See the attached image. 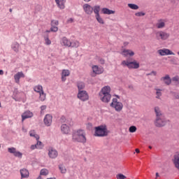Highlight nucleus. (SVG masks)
I'll return each mask as SVG.
<instances>
[{
	"label": "nucleus",
	"instance_id": "nucleus-8",
	"mask_svg": "<svg viewBox=\"0 0 179 179\" xmlns=\"http://www.w3.org/2000/svg\"><path fill=\"white\" fill-rule=\"evenodd\" d=\"M8 152L9 153H11L15 156V157H18L19 159H22L23 157V154L17 150H16V148H8Z\"/></svg>",
	"mask_w": 179,
	"mask_h": 179
},
{
	"label": "nucleus",
	"instance_id": "nucleus-9",
	"mask_svg": "<svg viewBox=\"0 0 179 179\" xmlns=\"http://www.w3.org/2000/svg\"><path fill=\"white\" fill-rule=\"evenodd\" d=\"M157 52L162 57H164L165 55H176V53L167 48L160 49L157 51Z\"/></svg>",
	"mask_w": 179,
	"mask_h": 179
},
{
	"label": "nucleus",
	"instance_id": "nucleus-10",
	"mask_svg": "<svg viewBox=\"0 0 179 179\" xmlns=\"http://www.w3.org/2000/svg\"><path fill=\"white\" fill-rule=\"evenodd\" d=\"M155 125L158 128L164 127V125H166V120H164V117L163 116L161 117H156V120L155 121Z\"/></svg>",
	"mask_w": 179,
	"mask_h": 179
},
{
	"label": "nucleus",
	"instance_id": "nucleus-25",
	"mask_svg": "<svg viewBox=\"0 0 179 179\" xmlns=\"http://www.w3.org/2000/svg\"><path fill=\"white\" fill-rule=\"evenodd\" d=\"M102 13H103V15H114V13H115V11L110 10L107 8H102Z\"/></svg>",
	"mask_w": 179,
	"mask_h": 179
},
{
	"label": "nucleus",
	"instance_id": "nucleus-31",
	"mask_svg": "<svg viewBox=\"0 0 179 179\" xmlns=\"http://www.w3.org/2000/svg\"><path fill=\"white\" fill-rule=\"evenodd\" d=\"M77 87L78 89V92H80V90H83V89H85V83L83 82L78 83Z\"/></svg>",
	"mask_w": 179,
	"mask_h": 179
},
{
	"label": "nucleus",
	"instance_id": "nucleus-15",
	"mask_svg": "<svg viewBox=\"0 0 179 179\" xmlns=\"http://www.w3.org/2000/svg\"><path fill=\"white\" fill-rule=\"evenodd\" d=\"M61 131L62 134H64V135H68L69 132H71V127L68 126L66 124H63L61 126Z\"/></svg>",
	"mask_w": 179,
	"mask_h": 179
},
{
	"label": "nucleus",
	"instance_id": "nucleus-2",
	"mask_svg": "<svg viewBox=\"0 0 179 179\" xmlns=\"http://www.w3.org/2000/svg\"><path fill=\"white\" fill-rule=\"evenodd\" d=\"M111 87L108 85L104 86L99 92V100L102 103H110L111 101Z\"/></svg>",
	"mask_w": 179,
	"mask_h": 179
},
{
	"label": "nucleus",
	"instance_id": "nucleus-20",
	"mask_svg": "<svg viewBox=\"0 0 179 179\" xmlns=\"http://www.w3.org/2000/svg\"><path fill=\"white\" fill-rule=\"evenodd\" d=\"M21 178H29V171L26 169H20V171Z\"/></svg>",
	"mask_w": 179,
	"mask_h": 179
},
{
	"label": "nucleus",
	"instance_id": "nucleus-18",
	"mask_svg": "<svg viewBox=\"0 0 179 179\" xmlns=\"http://www.w3.org/2000/svg\"><path fill=\"white\" fill-rule=\"evenodd\" d=\"M20 78H24V73L22 71L18 72L14 76L15 83H20Z\"/></svg>",
	"mask_w": 179,
	"mask_h": 179
},
{
	"label": "nucleus",
	"instance_id": "nucleus-40",
	"mask_svg": "<svg viewBox=\"0 0 179 179\" xmlns=\"http://www.w3.org/2000/svg\"><path fill=\"white\" fill-rule=\"evenodd\" d=\"M12 48L15 52H17V51H19V44L17 43L14 44Z\"/></svg>",
	"mask_w": 179,
	"mask_h": 179
},
{
	"label": "nucleus",
	"instance_id": "nucleus-34",
	"mask_svg": "<svg viewBox=\"0 0 179 179\" xmlns=\"http://www.w3.org/2000/svg\"><path fill=\"white\" fill-rule=\"evenodd\" d=\"M40 96V101H44V100H45V94L44 93V91H42V92L39 93Z\"/></svg>",
	"mask_w": 179,
	"mask_h": 179
},
{
	"label": "nucleus",
	"instance_id": "nucleus-39",
	"mask_svg": "<svg viewBox=\"0 0 179 179\" xmlns=\"http://www.w3.org/2000/svg\"><path fill=\"white\" fill-rule=\"evenodd\" d=\"M36 147L38 148V149H43V143L37 140Z\"/></svg>",
	"mask_w": 179,
	"mask_h": 179
},
{
	"label": "nucleus",
	"instance_id": "nucleus-55",
	"mask_svg": "<svg viewBox=\"0 0 179 179\" xmlns=\"http://www.w3.org/2000/svg\"><path fill=\"white\" fill-rule=\"evenodd\" d=\"M114 96H115V97H117V99H120V97L119 95L115 94Z\"/></svg>",
	"mask_w": 179,
	"mask_h": 179
},
{
	"label": "nucleus",
	"instance_id": "nucleus-27",
	"mask_svg": "<svg viewBox=\"0 0 179 179\" xmlns=\"http://www.w3.org/2000/svg\"><path fill=\"white\" fill-rule=\"evenodd\" d=\"M34 92H36V93H42L43 92H44L43 90V86L41 85H36L34 87Z\"/></svg>",
	"mask_w": 179,
	"mask_h": 179
},
{
	"label": "nucleus",
	"instance_id": "nucleus-19",
	"mask_svg": "<svg viewBox=\"0 0 179 179\" xmlns=\"http://www.w3.org/2000/svg\"><path fill=\"white\" fill-rule=\"evenodd\" d=\"M71 75V71L68 69H64L62 71V82H65L66 80V76H69Z\"/></svg>",
	"mask_w": 179,
	"mask_h": 179
},
{
	"label": "nucleus",
	"instance_id": "nucleus-38",
	"mask_svg": "<svg viewBox=\"0 0 179 179\" xmlns=\"http://www.w3.org/2000/svg\"><path fill=\"white\" fill-rule=\"evenodd\" d=\"M156 98L157 99H160L161 96H162V90H159V89H157L156 90Z\"/></svg>",
	"mask_w": 179,
	"mask_h": 179
},
{
	"label": "nucleus",
	"instance_id": "nucleus-21",
	"mask_svg": "<svg viewBox=\"0 0 179 179\" xmlns=\"http://www.w3.org/2000/svg\"><path fill=\"white\" fill-rule=\"evenodd\" d=\"M55 2L59 9H65L66 0H55Z\"/></svg>",
	"mask_w": 179,
	"mask_h": 179
},
{
	"label": "nucleus",
	"instance_id": "nucleus-5",
	"mask_svg": "<svg viewBox=\"0 0 179 179\" xmlns=\"http://www.w3.org/2000/svg\"><path fill=\"white\" fill-rule=\"evenodd\" d=\"M110 107L114 108L117 113H120L124 108V104H122V102L118 101L117 98H113L110 103Z\"/></svg>",
	"mask_w": 179,
	"mask_h": 179
},
{
	"label": "nucleus",
	"instance_id": "nucleus-52",
	"mask_svg": "<svg viewBox=\"0 0 179 179\" xmlns=\"http://www.w3.org/2000/svg\"><path fill=\"white\" fill-rule=\"evenodd\" d=\"M156 71H152V72H151V73H149V74H148V75H152V74H153V75H155V76H156Z\"/></svg>",
	"mask_w": 179,
	"mask_h": 179
},
{
	"label": "nucleus",
	"instance_id": "nucleus-7",
	"mask_svg": "<svg viewBox=\"0 0 179 179\" xmlns=\"http://www.w3.org/2000/svg\"><path fill=\"white\" fill-rule=\"evenodd\" d=\"M77 97L79 100H81V101H87V100H89V94L85 90H80L78 91Z\"/></svg>",
	"mask_w": 179,
	"mask_h": 179
},
{
	"label": "nucleus",
	"instance_id": "nucleus-26",
	"mask_svg": "<svg viewBox=\"0 0 179 179\" xmlns=\"http://www.w3.org/2000/svg\"><path fill=\"white\" fill-rule=\"evenodd\" d=\"M155 113L156 114L157 118L163 117V113H162V110H160V108H159L158 106H156L155 108Z\"/></svg>",
	"mask_w": 179,
	"mask_h": 179
},
{
	"label": "nucleus",
	"instance_id": "nucleus-51",
	"mask_svg": "<svg viewBox=\"0 0 179 179\" xmlns=\"http://www.w3.org/2000/svg\"><path fill=\"white\" fill-rule=\"evenodd\" d=\"M99 62H100V64H101L103 65L104 64L105 61L103 59H100Z\"/></svg>",
	"mask_w": 179,
	"mask_h": 179
},
{
	"label": "nucleus",
	"instance_id": "nucleus-59",
	"mask_svg": "<svg viewBox=\"0 0 179 179\" xmlns=\"http://www.w3.org/2000/svg\"><path fill=\"white\" fill-rule=\"evenodd\" d=\"M156 176H157V177H159V173H156Z\"/></svg>",
	"mask_w": 179,
	"mask_h": 179
},
{
	"label": "nucleus",
	"instance_id": "nucleus-62",
	"mask_svg": "<svg viewBox=\"0 0 179 179\" xmlns=\"http://www.w3.org/2000/svg\"><path fill=\"white\" fill-rule=\"evenodd\" d=\"M10 12H12V10H11V9L10 10Z\"/></svg>",
	"mask_w": 179,
	"mask_h": 179
},
{
	"label": "nucleus",
	"instance_id": "nucleus-16",
	"mask_svg": "<svg viewBox=\"0 0 179 179\" xmlns=\"http://www.w3.org/2000/svg\"><path fill=\"white\" fill-rule=\"evenodd\" d=\"M121 54L124 57H134V55H135V52L134 51L128 49L123 50Z\"/></svg>",
	"mask_w": 179,
	"mask_h": 179
},
{
	"label": "nucleus",
	"instance_id": "nucleus-43",
	"mask_svg": "<svg viewBox=\"0 0 179 179\" xmlns=\"http://www.w3.org/2000/svg\"><path fill=\"white\" fill-rule=\"evenodd\" d=\"M58 25H53V26H51V28H50V31H54L55 33L57 32V31L58 30Z\"/></svg>",
	"mask_w": 179,
	"mask_h": 179
},
{
	"label": "nucleus",
	"instance_id": "nucleus-45",
	"mask_svg": "<svg viewBox=\"0 0 179 179\" xmlns=\"http://www.w3.org/2000/svg\"><path fill=\"white\" fill-rule=\"evenodd\" d=\"M173 82H176V83H179V76H176L172 78Z\"/></svg>",
	"mask_w": 179,
	"mask_h": 179
},
{
	"label": "nucleus",
	"instance_id": "nucleus-60",
	"mask_svg": "<svg viewBox=\"0 0 179 179\" xmlns=\"http://www.w3.org/2000/svg\"><path fill=\"white\" fill-rule=\"evenodd\" d=\"M149 149H152V146H149Z\"/></svg>",
	"mask_w": 179,
	"mask_h": 179
},
{
	"label": "nucleus",
	"instance_id": "nucleus-42",
	"mask_svg": "<svg viewBox=\"0 0 179 179\" xmlns=\"http://www.w3.org/2000/svg\"><path fill=\"white\" fill-rule=\"evenodd\" d=\"M59 24V22L57 20H52L51 21V26H58Z\"/></svg>",
	"mask_w": 179,
	"mask_h": 179
},
{
	"label": "nucleus",
	"instance_id": "nucleus-22",
	"mask_svg": "<svg viewBox=\"0 0 179 179\" xmlns=\"http://www.w3.org/2000/svg\"><path fill=\"white\" fill-rule=\"evenodd\" d=\"M155 26L157 29H164L166 27V21L164 20H159Z\"/></svg>",
	"mask_w": 179,
	"mask_h": 179
},
{
	"label": "nucleus",
	"instance_id": "nucleus-12",
	"mask_svg": "<svg viewBox=\"0 0 179 179\" xmlns=\"http://www.w3.org/2000/svg\"><path fill=\"white\" fill-rule=\"evenodd\" d=\"M48 156L50 159H56V157H58V151L54 148H49Z\"/></svg>",
	"mask_w": 179,
	"mask_h": 179
},
{
	"label": "nucleus",
	"instance_id": "nucleus-28",
	"mask_svg": "<svg viewBox=\"0 0 179 179\" xmlns=\"http://www.w3.org/2000/svg\"><path fill=\"white\" fill-rule=\"evenodd\" d=\"M29 136H32L33 138H35L36 141H38V139H40V136H38V135L36 134V131L34 130H31L29 131Z\"/></svg>",
	"mask_w": 179,
	"mask_h": 179
},
{
	"label": "nucleus",
	"instance_id": "nucleus-56",
	"mask_svg": "<svg viewBox=\"0 0 179 179\" xmlns=\"http://www.w3.org/2000/svg\"><path fill=\"white\" fill-rule=\"evenodd\" d=\"M69 22H71V23H72V22H73V19L70 18V19L69 20Z\"/></svg>",
	"mask_w": 179,
	"mask_h": 179
},
{
	"label": "nucleus",
	"instance_id": "nucleus-63",
	"mask_svg": "<svg viewBox=\"0 0 179 179\" xmlns=\"http://www.w3.org/2000/svg\"><path fill=\"white\" fill-rule=\"evenodd\" d=\"M21 179H23V178H21Z\"/></svg>",
	"mask_w": 179,
	"mask_h": 179
},
{
	"label": "nucleus",
	"instance_id": "nucleus-13",
	"mask_svg": "<svg viewBox=\"0 0 179 179\" xmlns=\"http://www.w3.org/2000/svg\"><path fill=\"white\" fill-rule=\"evenodd\" d=\"M83 8L87 15H92V13H93V7H92V6L85 3L83 6Z\"/></svg>",
	"mask_w": 179,
	"mask_h": 179
},
{
	"label": "nucleus",
	"instance_id": "nucleus-49",
	"mask_svg": "<svg viewBox=\"0 0 179 179\" xmlns=\"http://www.w3.org/2000/svg\"><path fill=\"white\" fill-rule=\"evenodd\" d=\"M60 121H61V122H65V121H66V118H65V116H62L60 118Z\"/></svg>",
	"mask_w": 179,
	"mask_h": 179
},
{
	"label": "nucleus",
	"instance_id": "nucleus-53",
	"mask_svg": "<svg viewBox=\"0 0 179 179\" xmlns=\"http://www.w3.org/2000/svg\"><path fill=\"white\" fill-rule=\"evenodd\" d=\"M140 152L141 151L139 150V149H138V148L136 149V153H140Z\"/></svg>",
	"mask_w": 179,
	"mask_h": 179
},
{
	"label": "nucleus",
	"instance_id": "nucleus-35",
	"mask_svg": "<svg viewBox=\"0 0 179 179\" xmlns=\"http://www.w3.org/2000/svg\"><path fill=\"white\" fill-rule=\"evenodd\" d=\"M59 169L62 174H65V173H66V169L63 165H59Z\"/></svg>",
	"mask_w": 179,
	"mask_h": 179
},
{
	"label": "nucleus",
	"instance_id": "nucleus-6",
	"mask_svg": "<svg viewBox=\"0 0 179 179\" xmlns=\"http://www.w3.org/2000/svg\"><path fill=\"white\" fill-rule=\"evenodd\" d=\"M155 36L156 40H162V41H164L170 37V34L164 31H156L155 32Z\"/></svg>",
	"mask_w": 179,
	"mask_h": 179
},
{
	"label": "nucleus",
	"instance_id": "nucleus-23",
	"mask_svg": "<svg viewBox=\"0 0 179 179\" xmlns=\"http://www.w3.org/2000/svg\"><path fill=\"white\" fill-rule=\"evenodd\" d=\"M62 44L64 45V47H71L72 45V42L66 38V37H63L62 39Z\"/></svg>",
	"mask_w": 179,
	"mask_h": 179
},
{
	"label": "nucleus",
	"instance_id": "nucleus-57",
	"mask_svg": "<svg viewBox=\"0 0 179 179\" xmlns=\"http://www.w3.org/2000/svg\"><path fill=\"white\" fill-rule=\"evenodd\" d=\"M36 179H43V177H41V175H40Z\"/></svg>",
	"mask_w": 179,
	"mask_h": 179
},
{
	"label": "nucleus",
	"instance_id": "nucleus-50",
	"mask_svg": "<svg viewBox=\"0 0 179 179\" xmlns=\"http://www.w3.org/2000/svg\"><path fill=\"white\" fill-rule=\"evenodd\" d=\"M129 45V42H127V41H126V42H124V43H123V46H124V47H127V45Z\"/></svg>",
	"mask_w": 179,
	"mask_h": 179
},
{
	"label": "nucleus",
	"instance_id": "nucleus-30",
	"mask_svg": "<svg viewBox=\"0 0 179 179\" xmlns=\"http://www.w3.org/2000/svg\"><path fill=\"white\" fill-rule=\"evenodd\" d=\"M95 17L98 23H100V24H104V20L101 17V16H100V14L95 15Z\"/></svg>",
	"mask_w": 179,
	"mask_h": 179
},
{
	"label": "nucleus",
	"instance_id": "nucleus-44",
	"mask_svg": "<svg viewBox=\"0 0 179 179\" xmlns=\"http://www.w3.org/2000/svg\"><path fill=\"white\" fill-rule=\"evenodd\" d=\"M129 132H131L132 134L134 132H136V127L135 126H131L129 129Z\"/></svg>",
	"mask_w": 179,
	"mask_h": 179
},
{
	"label": "nucleus",
	"instance_id": "nucleus-17",
	"mask_svg": "<svg viewBox=\"0 0 179 179\" xmlns=\"http://www.w3.org/2000/svg\"><path fill=\"white\" fill-rule=\"evenodd\" d=\"M33 117V112L30 110H27L24 112L22 115V121H24V120H27V118H31Z\"/></svg>",
	"mask_w": 179,
	"mask_h": 179
},
{
	"label": "nucleus",
	"instance_id": "nucleus-1",
	"mask_svg": "<svg viewBox=\"0 0 179 179\" xmlns=\"http://www.w3.org/2000/svg\"><path fill=\"white\" fill-rule=\"evenodd\" d=\"M72 142L78 143H86V131L83 129L74 130L72 133Z\"/></svg>",
	"mask_w": 179,
	"mask_h": 179
},
{
	"label": "nucleus",
	"instance_id": "nucleus-58",
	"mask_svg": "<svg viewBox=\"0 0 179 179\" xmlns=\"http://www.w3.org/2000/svg\"><path fill=\"white\" fill-rule=\"evenodd\" d=\"M85 1V2H90V1H92V0H84Z\"/></svg>",
	"mask_w": 179,
	"mask_h": 179
},
{
	"label": "nucleus",
	"instance_id": "nucleus-41",
	"mask_svg": "<svg viewBox=\"0 0 179 179\" xmlns=\"http://www.w3.org/2000/svg\"><path fill=\"white\" fill-rule=\"evenodd\" d=\"M117 179H125L127 178V176H124L122 173H119L116 176Z\"/></svg>",
	"mask_w": 179,
	"mask_h": 179
},
{
	"label": "nucleus",
	"instance_id": "nucleus-14",
	"mask_svg": "<svg viewBox=\"0 0 179 179\" xmlns=\"http://www.w3.org/2000/svg\"><path fill=\"white\" fill-rule=\"evenodd\" d=\"M92 71L95 75H101L104 72V69L103 67H99V66H93Z\"/></svg>",
	"mask_w": 179,
	"mask_h": 179
},
{
	"label": "nucleus",
	"instance_id": "nucleus-36",
	"mask_svg": "<svg viewBox=\"0 0 179 179\" xmlns=\"http://www.w3.org/2000/svg\"><path fill=\"white\" fill-rule=\"evenodd\" d=\"M79 45H80L79 41H75L73 43H71V47H74L75 48H78Z\"/></svg>",
	"mask_w": 179,
	"mask_h": 179
},
{
	"label": "nucleus",
	"instance_id": "nucleus-48",
	"mask_svg": "<svg viewBox=\"0 0 179 179\" xmlns=\"http://www.w3.org/2000/svg\"><path fill=\"white\" fill-rule=\"evenodd\" d=\"M135 15L136 16H138V17H140V16H145V13H143L142 12L136 13Z\"/></svg>",
	"mask_w": 179,
	"mask_h": 179
},
{
	"label": "nucleus",
	"instance_id": "nucleus-33",
	"mask_svg": "<svg viewBox=\"0 0 179 179\" xmlns=\"http://www.w3.org/2000/svg\"><path fill=\"white\" fill-rule=\"evenodd\" d=\"M49 173L47 169H43L41 170L40 176H48Z\"/></svg>",
	"mask_w": 179,
	"mask_h": 179
},
{
	"label": "nucleus",
	"instance_id": "nucleus-3",
	"mask_svg": "<svg viewBox=\"0 0 179 179\" xmlns=\"http://www.w3.org/2000/svg\"><path fill=\"white\" fill-rule=\"evenodd\" d=\"M108 134L109 131L106 124L95 127L94 136L104 137L107 136Z\"/></svg>",
	"mask_w": 179,
	"mask_h": 179
},
{
	"label": "nucleus",
	"instance_id": "nucleus-47",
	"mask_svg": "<svg viewBox=\"0 0 179 179\" xmlns=\"http://www.w3.org/2000/svg\"><path fill=\"white\" fill-rule=\"evenodd\" d=\"M30 149H31V150H34L35 149H38L37 145L35 144V145H31Z\"/></svg>",
	"mask_w": 179,
	"mask_h": 179
},
{
	"label": "nucleus",
	"instance_id": "nucleus-37",
	"mask_svg": "<svg viewBox=\"0 0 179 179\" xmlns=\"http://www.w3.org/2000/svg\"><path fill=\"white\" fill-rule=\"evenodd\" d=\"M45 44L46 45H51V40H50L48 36L45 37Z\"/></svg>",
	"mask_w": 179,
	"mask_h": 179
},
{
	"label": "nucleus",
	"instance_id": "nucleus-61",
	"mask_svg": "<svg viewBox=\"0 0 179 179\" xmlns=\"http://www.w3.org/2000/svg\"><path fill=\"white\" fill-rule=\"evenodd\" d=\"M48 33H50V31H47Z\"/></svg>",
	"mask_w": 179,
	"mask_h": 179
},
{
	"label": "nucleus",
	"instance_id": "nucleus-11",
	"mask_svg": "<svg viewBox=\"0 0 179 179\" xmlns=\"http://www.w3.org/2000/svg\"><path fill=\"white\" fill-rule=\"evenodd\" d=\"M43 122L46 127H50L52 124V115L47 114L43 119Z\"/></svg>",
	"mask_w": 179,
	"mask_h": 179
},
{
	"label": "nucleus",
	"instance_id": "nucleus-29",
	"mask_svg": "<svg viewBox=\"0 0 179 179\" xmlns=\"http://www.w3.org/2000/svg\"><path fill=\"white\" fill-rule=\"evenodd\" d=\"M93 8V12L95 13V16L100 15V6H94Z\"/></svg>",
	"mask_w": 179,
	"mask_h": 179
},
{
	"label": "nucleus",
	"instance_id": "nucleus-46",
	"mask_svg": "<svg viewBox=\"0 0 179 179\" xmlns=\"http://www.w3.org/2000/svg\"><path fill=\"white\" fill-rule=\"evenodd\" d=\"M46 109H47V106H41V113L43 114V113H44V110Z\"/></svg>",
	"mask_w": 179,
	"mask_h": 179
},
{
	"label": "nucleus",
	"instance_id": "nucleus-24",
	"mask_svg": "<svg viewBox=\"0 0 179 179\" xmlns=\"http://www.w3.org/2000/svg\"><path fill=\"white\" fill-rule=\"evenodd\" d=\"M161 80L165 83V85H171V78H170V76L166 75L164 77L161 78Z\"/></svg>",
	"mask_w": 179,
	"mask_h": 179
},
{
	"label": "nucleus",
	"instance_id": "nucleus-32",
	"mask_svg": "<svg viewBox=\"0 0 179 179\" xmlns=\"http://www.w3.org/2000/svg\"><path fill=\"white\" fill-rule=\"evenodd\" d=\"M128 6H129V8H130V9H133L134 10L139 9V6H138V5L134 4V3H129Z\"/></svg>",
	"mask_w": 179,
	"mask_h": 179
},
{
	"label": "nucleus",
	"instance_id": "nucleus-4",
	"mask_svg": "<svg viewBox=\"0 0 179 179\" xmlns=\"http://www.w3.org/2000/svg\"><path fill=\"white\" fill-rule=\"evenodd\" d=\"M122 66H127L129 69H138L140 66L139 62L136 60L129 62L128 60H124L121 63Z\"/></svg>",
	"mask_w": 179,
	"mask_h": 179
},
{
	"label": "nucleus",
	"instance_id": "nucleus-54",
	"mask_svg": "<svg viewBox=\"0 0 179 179\" xmlns=\"http://www.w3.org/2000/svg\"><path fill=\"white\" fill-rule=\"evenodd\" d=\"M0 75H3V70H0Z\"/></svg>",
	"mask_w": 179,
	"mask_h": 179
}]
</instances>
